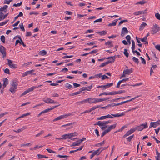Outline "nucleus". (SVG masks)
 I'll return each instance as SVG.
<instances>
[{
    "label": "nucleus",
    "mask_w": 160,
    "mask_h": 160,
    "mask_svg": "<svg viewBox=\"0 0 160 160\" xmlns=\"http://www.w3.org/2000/svg\"><path fill=\"white\" fill-rule=\"evenodd\" d=\"M18 85L17 80H13L11 83V87L9 89L10 91L12 93H14L17 88Z\"/></svg>",
    "instance_id": "nucleus-1"
},
{
    "label": "nucleus",
    "mask_w": 160,
    "mask_h": 160,
    "mask_svg": "<svg viewBox=\"0 0 160 160\" xmlns=\"http://www.w3.org/2000/svg\"><path fill=\"white\" fill-rule=\"evenodd\" d=\"M160 30V28L156 24H155L151 28V32L152 34H156Z\"/></svg>",
    "instance_id": "nucleus-2"
},
{
    "label": "nucleus",
    "mask_w": 160,
    "mask_h": 160,
    "mask_svg": "<svg viewBox=\"0 0 160 160\" xmlns=\"http://www.w3.org/2000/svg\"><path fill=\"white\" fill-rule=\"evenodd\" d=\"M148 127V122H145L144 123H143L137 127V129L138 131H141L144 128H147Z\"/></svg>",
    "instance_id": "nucleus-3"
},
{
    "label": "nucleus",
    "mask_w": 160,
    "mask_h": 160,
    "mask_svg": "<svg viewBox=\"0 0 160 160\" xmlns=\"http://www.w3.org/2000/svg\"><path fill=\"white\" fill-rule=\"evenodd\" d=\"M7 60L8 62V65L10 68L15 69L17 68L16 64L12 63V60L9 59H7Z\"/></svg>",
    "instance_id": "nucleus-4"
},
{
    "label": "nucleus",
    "mask_w": 160,
    "mask_h": 160,
    "mask_svg": "<svg viewBox=\"0 0 160 160\" xmlns=\"http://www.w3.org/2000/svg\"><path fill=\"white\" fill-rule=\"evenodd\" d=\"M112 58V61H108L107 62L102 63L99 66L100 67H103L105 65L108 64L109 63H113L115 59V57L113 56Z\"/></svg>",
    "instance_id": "nucleus-5"
},
{
    "label": "nucleus",
    "mask_w": 160,
    "mask_h": 160,
    "mask_svg": "<svg viewBox=\"0 0 160 160\" xmlns=\"http://www.w3.org/2000/svg\"><path fill=\"white\" fill-rule=\"evenodd\" d=\"M160 125V120H159L155 122H151L150 124L149 128L153 127L155 128L156 127Z\"/></svg>",
    "instance_id": "nucleus-6"
},
{
    "label": "nucleus",
    "mask_w": 160,
    "mask_h": 160,
    "mask_svg": "<svg viewBox=\"0 0 160 160\" xmlns=\"http://www.w3.org/2000/svg\"><path fill=\"white\" fill-rule=\"evenodd\" d=\"M101 148H100L99 149L94 151L92 153L90 156V158L92 159L95 155H98L101 153V152H99Z\"/></svg>",
    "instance_id": "nucleus-7"
},
{
    "label": "nucleus",
    "mask_w": 160,
    "mask_h": 160,
    "mask_svg": "<svg viewBox=\"0 0 160 160\" xmlns=\"http://www.w3.org/2000/svg\"><path fill=\"white\" fill-rule=\"evenodd\" d=\"M34 89H35V87H31V88H28L27 90L25 91L24 92H23L22 93L21 95L20 96L21 97L22 96L26 95V94H27V93H28L29 92H30L32 91H33V90H34Z\"/></svg>",
    "instance_id": "nucleus-8"
},
{
    "label": "nucleus",
    "mask_w": 160,
    "mask_h": 160,
    "mask_svg": "<svg viewBox=\"0 0 160 160\" xmlns=\"http://www.w3.org/2000/svg\"><path fill=\"white\" fill-rule=\"evenodd\" d=\"M44 101L47 103H57L56 102H55L53 100L50 98H48L46 99L43 100Z\"/></svg>",
    "instance_id": "nucleus-9"
},
{
    "label": "nucleus",
    "mask_w": 160,
    "mask_h": 160,
    "mask_svg": "<svg viewBox=\"0 0 160 160\" xmlns=\"http://www.w3.org/2000/svg\"><path fill=\"white\" fill-rule=\"evenodd\" d=\"M147 11V9L145 10L144 11H138L134 12L133 14L134 15L137 16L139 15H141L143 14H145L146 13V11Z\"/></svg>",
    "instance_id": "nucleus-10"
},
{
    "label": "nucleus",
    "mask_w": 160,
    "mask_h": 160,
    "mask_svg": "<svg viewBox=\"0 0 160 160\" xmlns=\"http://www.w3.org/2000/svg\"><path fill=\"white\" fill-rule=\"evenodd\" d=\"M128 31L127 28L124 27L122 28L121 33V36H123L125 34L128 33Z\"/></svg>",
    "instance_id": "nucleus-11"
},
{
    "label": "nucleus",
    "mask_w": 160,
    "mask_h": 160,
    "mask_svg": "<svg viewBox=\"0 0 160 160\" xmlns=\"http://www.w3.org/2000/svg\"><path fill=\"white\" fill-rule=\"evenodd\" d=\"M116 125L117 124H115L112 125L108 126V129H107L108 131V132H109L112 129H114L116 127Z\"/></svg>",
    "instance_id": "nucleus-12"
},
{
    "label": "nucleus",
    "mask_w": 160,
    "mask_h": 160,
    "mask_svg": "<svg viewBox=\"0 0 160 160\" xmlns=\"http://www.w3.org/2000/svg\"><path fill=\"white\" fill-rule=\"evenodd\" d=\"M3 89L8 84V80L7 78H5L3 80Z\"/></svg>",
    "instance_id": "nucleus-13"
},
{
    "label": "nucleus",
    "mask_w": 160,
    "mask_h": 160,
    "mask_svg": "<svg viewBox=\"0 0 160 160\" xmlns=\"http://www.w3.org/2000/svg\"><path fill=\"white\" fill-rule=\"evenodd\" d=\"M87 103L88 102L90 104L95 103L94 98H91L86 99Z\"/></svg>",
    "instance_id": "nucleus-14"
},
{
    "label": "nucleus",
    "mask_w": 160,
    "mask_h": 160,
    "mask_svg": "<svg viewBox=\"0 0 160 160\" xmlns=\"http://www.w3.org/2000/svg\"><path fill=\"white\" fill-rule=\"evenodd\" d=\"M82 142V140H79L76 142L72 143V146H78Z\"/></svg>",
    "instance_id": "nucleus-15"
},
{
    "label": "nucleus",
    "mask_w": 160,
    "mask_h": 160,
    "mask_svg": "<svg viewBox=\"0 0 160 160\" xmlns=\"http://www.w3.org/2000/svg\"><path fill=\"white\" fill-rule=\"evenodd\" d=\"M34 70H32L29 71H28L23 73L22 74V77H24L28 74H31L32 72H34Z\"/></svg>",
    "instance_id": "nucleus-16"
},
{
    "label": "nucleus",
    "mask_w": 160,
    "mask_h": 160,
    "mask_svg": "<svg viewBox=\"0 0 160 160\" xmlns=\"http://www.w3.org/2000/svg\"><path fill=\"white\" fill-rule=\"evenodd\" d=\"M147 25V24L146 23L144 22H142L140 26L139 29V30L142 31Z\"/></svg>",
    "instance_id": "nucleus-17"
},
{
    "label": "nucleus",
    "mask_w": 160,
    "mask_h": 160,
    "mask_svg": "<svg viewBox=\"0 0 160 160\" xmlns=\"http://www.w3.org/2000/svg\"><path fill=\"white\" fill-rule=\"evenodd\" d=\"M124 74L129 75L132 72V69H126L123 70Z\"/></svg>",
    "instance_id": "nucleus-18"
},
{
    "label": "nucleus",
    "mask_w": 160,
    "mask_h": 160,
    "mask_svg": "<svg viewBox=\"0 0 160 160\" xmlns=\"http://www.w3.org/2000/svg\"><path fill=\"white\" fill-rule=\"evenodd\" d=\"M6 50V48L2 45H0V52L1 53L5 52Z\"/></svg>",
    "instance_id": "nucleus-19"
},
{
    "label": "nucleus",
    "mask_w": 160,
    "mask_h": 160,
    "mask_svg": "<svg viewBox=\"0 0 160 160\" xmlns=\"http://www.w3.org/2000/svg\"><path fill=\"white\" fill-rule=\"evenodd\" d=\"M8 6L7 5H5L3 7H1L0 8V11H4V12L6 11L7 8Z\"/></svg>",
    "instance_id": "nucleus-20"
},
{
    "label": "nucleus",
    "mask_w": 160,
    "mask_h": 160,
    "mask_svg": "<svg viewBox=\"0 0 160 160\" xmlns=\"http://www.w3.org/2000/svg\"><path fill=\"white\" fill-rule=\"evenodd\" d=\"M30 114V112H27V113H26V114H23L21 116H20V117H19L18 118H16V120H17L20 118H22L24 117L29 115Z\"/></svg>",
    "instance_id": "nucleus-21"
},
{
    "label": "nucleus",
    "mask_w": 160,
    "mask_h": 160,
    "mask_svg": "<svg viewBox=\"0 0 160 160\" xmlns=\"http://www.w3.org/2000/svg\"><path fill=\"white\" fill-rule=\"evenodd\" d=\"M95 125H98L100 126H105L104 121H99L97 122Z\"/></svg>",
    "instance_id": "nucleus-22"
},
{
    "label": "nucleus",
    "mask_w": 160,
    "mask_h": 160,
    "mask_svg": "<svg viewBox=\"0 0 160 160\" xmlns=\"http://www.w3.org/2000/svg\"><path fill=\"white\" fill-rule=\"evenodd\" d=\"M127 127V125H125L124 126H123V127H122L121 128L117 131H116L114 133H117L118 132H121L124 129L126 128Z\"/></svg>",
    "instance_id": "nucleus-23"
},
{
    "label": "nucleus",
    "mask_w": 160,
    "mask_h": 160,
    "mask_svg": "<svg viewBox=\"0 0 160 160\" xmlns=\"http://www.w3.org/2000/svg\"><path fill=\"white\" fill-rule=\"evenodd\" d=\"M71 115V114H64L63 115H61V119L65 118Z\"/></svg>",
    "instance_id": "nucleus-24"
},
{
    "label": "nucleus",
    "mask_w": 160,
    "mask_h": 160,
    "mask_svg": "<svg viewBox=\"0 0 160 160\" xmlns=\"http://www.w3.org/2000/svg\"><path fill=\"white\" fill-rule=\"evenodd\" d=\"M156 154L157 156H156L155 158L156 160H160L159 158L160 157V153L157 150H156Z\"/></svg>",
    "instance_id": "nucleus-25"
},
{
    "label": "nucleus",
    "mask_w": 160,
    "mask_h": 160,
    "mask_svg": "<svg viewBox=\"0 0 160 160\" xmlns=\"http://www.w3.org/2000/svg\"><path fill=\"white\" fill-rule=\"evenodd\" d=\"M70 137L69 136V134H66L63 135L62 136V138L66 139V138H70Z\"/></svg>",
    "instance_id": "nucleus-26"
},
{
    "label": "nucleus",
    "mask_w": 160,
    "mask_h": 160,
    "mask_svg": "<svg viewBox=\"0 0 160 160\" xmlns=\"http://www.w3.org/2000/svg\"><path fill=\"white\" fill-rule=\"evenodd\" d=\"M26 126H24L22 128L18 129L17 131V132H20L22 131H23L26 128Z\"/></svg>",
    "instance_id": "nucleus-27"
},
{
    "label": "nucleus",
    "mask_w": 160,
    "mask_h": 160,
    "mask_svg": "<svg viewBox=\"0 0 160 160\" xmlns=\"http://www.w3.org/2000/svg\"><path fill=\"white\" fill-rule=\"evenodd\" d=\"M100 105H97L96 106H94L92 107L90 109V112H91L92 111L94 110L95 109H97L98 108L100 107Z\"/></svg>",
    "instance_id": "nucleus-28"
},
{
    "label": "nucleus",
    "mask_w": 160,
    "mask_h": 160,
    "mask_svg": "<svg viewBox=\"0 0 160 160\" xmlns=\"http://www.w3.org/2000/svg\"><path fill=\"white\" fill-rule=\"evenodd\" d=\"M38 158H48V157H46L45 155H42L40 154H38Z\"/></svg>",
    "instance_id": "nucleus-29"
},
{
    "label": "nucleus",
    "mask_w": 160,
    "mask_h": 160,
    "mask_svg": "<svg viewBox=\"0 0 160 160\" xmlns=\"http://www.w3.org/2000/svg\"><path fill=\"white\" fill-rule=\"evenodd\" d=\"M132 60L135 63H136L137 64H138L139 62V60L138 58H137L135 57H133L132 58Z\"/></svg>",
    "instance_id": "nucleus-30"
},
{
    "label": "nucleus",
    "mask_w": 160,
    "mask_h": 160,
    "mask_svg": "<svg viewBox=\"0 0 160 160\" xmlns=\"http://www.w3.org/2000/svg\"><path fill=\"white\" fill-rule=\"evenodd\" d=\"M86 103H87V101L86 99H85L81 101L77 102L76 103L77 104H83Z\"/></svg>",
    "instance_id": "nucleus-31"
},
{
    "label": "nucleus",
    "mask_w": 160,
    "mask_h": 160,
    "mask_svg": "<svg viewBox=\"0 0 160 160\" xmlns=\"http://www.w3.org/2000/svg\"><path fill=\"white\" fill-rule=\"evenodd\" d=\"M136 38L138 42V45L139 47L141 48L142 47V44L140 43V38H138L137 37H136Z\"/></svg>",
    "instance_id": "nucleus-32"
},
{
    "label": "nucleus",
    "mask_w": 160,
    "mask_h": 160,
    "mask_svg": "<svg viewBox=\"0 0 160 160\" xmlns=\"http://www.w3.org/2000/svg\"><path fill=\"white\" fill-rule=\"evenodd\" d=\"M104 141H103L102 142L98 143L96 144L95 145V146L96 147H99L102 145H104Z\"/></svg>",
    "instance_id": "nucleus-33"
},
{
    "label": "nucleus",
    "mask_w": 160,
    "mask_h": 160,
    "mask_svg": "<svg viewBox=\"0 0 160 160\" xmlns=\"http://www.w3.org/2000/svg\"><path fill=\"white\" fill-rule=\"evenodd\" d=\"M146 2V1H144V0H143L142 1H140L137 3H136L135 4L136 5H138V4H141V5H143Z\"/></svg>",
    "instance_id": "nucleus-34"
},
{
    "label": "nucleus",
    "mask_w": 160,
    "mask_h": 160,
    "mask_svg": "<svg viewBox=\"0 0 160 160\" xmlns=\"http://www.w3.org/2000/svg\"><path fill=\"white\" fill-rule=\"evenodd\" d=\"M132 50H134L135 49V43L134 42V41L133 40H132Z\"/></svg>",
    "instance_id": "nucleus-35"
},
{
    "label": "nucleus",
    "mask_w": 160,
    "mask_h": 160,
    "mask_svg": "<svg viewBox=\"0 0 160 160\" xmlns=\"http://www.w3.org/2000/svg\"><path fill=\"white\" fill-rule=\"evenodd\" d=\"M0 40L3 43H5V38L4 36L2 35L1 36Z\"/></svg>",
    "instance_id": "nucleus-36"
},
{
    "label": "nucleus",
    "mask_w": 160,
    "mask_h": 160,
    "mask_svg": "<svg viewBox=\"0 0 160 160\" xmlns=\"http://www.w3.org/2000/svg\"><path fill=\"white\" fill-rule=\"evenodd\" d=\"M124 55L127 57H128L129 56V54L128 52V50L126 49H124V52H123Z\"/></svg>",
    "instance_id": "nucleus-37"
},
{
    "label": "nucleus",
    "mask_w": 160,
    "mask_h": 160,
    "mask_svg": "<svg viewBox=\"0 0 160 160\" xmlns=\"http://www.w3.org/2000/svg\"><path fill=\"white\" fill-rule=\"evenodd\" d=\"M46 54L47 52L45 50L41 51L39 52V54L42 55H44Z\"/></svg>",
    "instance_id": "nucleus-38"
},
{
    "label": "nucleus",
    "mask_w": 160,
    "mask_h": 160,
    "mask_svg": "<svg viewBox=\"0 0 160 160\" xmlns=\"http://www.w3.org/2000/svg\"><path fill=\"white\" fill-rule=\"evenodd\" d=\"M121 105V104H120V102L118 103H117V104H116V103L111 104H109L108 106H110V107H113L114 106H118V105Z\"/></svg>",
    "instance_id": "nucleus-39"
},
{
    "label": "nucleus",
    "mask_w": 160,
    "mask_h": 160,
    "mask_svg": "<svg viewBox=\"0 0 160 160\" xmlns=\"http://www.w3.org/2000/svg\"><path fill=\"white\" fill-rule=\"evenodd\" d=\"M20 28H21V29L24 32L25 31V29L23 24V23H21L19 25Z\"/></svg>",
    "instance_id": "nucleus-40"
},
{
    "label": "nucleus",
    "mask_w": 160,
    "mask_h": 160,
    "mask_svg": "<svg viewBox=\"0 0 160 160\" xmlns=\"http://www.w3.org/2000/svg\"><path fill=\"white\" fill-rule=\"evenodd\" d=\"M97 33H98L100 35H105L107 33L105 31L98 32Z\"/></svg>",
    "instance_id": "nucleus-41"
},
{
    "label": "nucleus",
    "mask_w": 160,
    "mask_h": 160,
    "mask_svg": "<svg viewBox=\"0 0 160 160\" xmlns=\"http://www.w3.org/2000/svg\"><path fill=\"white\" fill-rule=\"evenodd\" d=\"M132 134L130 130L128 131L123 136V137L125 138Z\"/></svg>",
    "instance_id": "nucleus-42"
},
{
    "label": "nucleus",
    "mask_w": 160,
    "mask_h": 160,
    "mask_svg": "<svg viewBox=\"0 0 160 160\" xmlns=\"http://www.w3.org/2000/svg\"><path fill=\"white\" fill-rule=\"evenodd\" d=\"M106 45H109V47L111 48L112 47V42L110 41L107 42L105 43Z\"/></svg>",
    "instance_id": "nucleus-43"
},
{
    "label": "nucleus",
    "mask_w": 160,
    "mask_h": 160,
    "mask_svg": "<svg viewBox=\"0 0 160 160\" xmlns=\"http://www.w3.org/2000/svg\"><path fill=\"white\" fill-rule=\"evenodd\" d=\"M102 98H94L95 103L102 102Z\"/></svg>",
    "instance_id": "nucleus-44"
},
{
    "label": "nucleus",
    "mask_w": 160,
    "mask_h": 160,
    "mask_svg": "<svg viewBox=\"0 0 160 160\" xmlns=\"http://www.w3.org/2000/svg\"><path fill=\"white\" fill-rule=\"evenodd\" d=\"M57 107V106H55L54 107H52L50 108H49L47 109H46L47 112H49L50 111L53 109L54 108H56Z\"/></svg>",
    "instance_id": "nucleus-45"
},
{
    "label": "nucleus",
    "mask_w": 160,
    "mask_h": 160,
    "mask_svg": "<svg viewBox=\"0 0 160 160\" xmlns=\"http://www.w3.org/2000/svg\"><path fill=\"white\" fill-rule=\"evenodd\" d=\"M113 85V83H112V82L108 83L107 84L105 85V86L104 87H105V88H107L109 87H110L112 86Z\"/></svg>",
    "instance_id": "nucleus-46"
},
{
    "label": "nucleus",
    "mask_w": 160,
    "mask_h": 160,
    "mask_svg": "<svg viewBox=\"0 0 160 160\" xmlns=\"http://www.w3.org/2000/svg\"><path fill=\"white\" fill-rule=\"evenodd\" d=\"M9 21V20H7L5 21L2 22L0 23V26H3L6 24Z\"/></svg>",
    "instance_id": "nucleus-47"
},
{
    "label": "nucleus",
    "mask_w": 160,
    "mask_h": 160,
    "mask_svg": "<svg viewBox=\"0 0 160 160\" xmlns=\"http://www.w3.org/2000/svg\"><path fill=\"white\" fill-rule=\"evenodd\" d=\"M120 19H121V18H119L118 19H116V20H115L114 21H113L112 23V26H115L116 25L117 21L118 20H120Z\"/></svg>",
    "instance_id": "nucleus-48"
},
{
    "label": "nucleus",
    "mask_w": 160,
    "mask_h": 160,
    "mask_svg": "<svg viewBox=\"0 0 160 160\" xmlns=\"http://www.w3.org/2000/svg\"><path fill=\"white\" fill-rule=\"evenodd\" d=\"M134 135H132L129 137H128L127 139L128 141L129 142H130L132 139L134 137Z\"/></svg>",
    "instance_id": "nucleus-49"
},
{
    "label": "nucleus",
    "mask_w": 160,
    "mask_h": 160,
    "mask_svg": "<svg viewBox=\"0 0 160 160\" xmlns=\"http://www.w3.org/2000/svg\"><path fill=\"white\" fill-rule=\"evenodd\" d=\"M108 95H113L117 94L116 91H113L110 92H108Z\"/></svg>",
    "instance_id": "nucleus-50"
},
{
    "label": "nucleus",
    "mask_w": 160,
    "mask_h": 160,
    "mask_svg": "<svg viewBox=\"0 0 160 160\" xmlns=\"http://www.w3.org/2000/svg\"><path fill=\"white\" fill-rule=\"evenodd\" d=\"M106 117L105 116H102L101 117H100L98 118H97V120H103L104 119H106Z\"/></svg>",
    "instance_id": "nucleus-51"
},
{
    "label": "nucleus",
    "mask_w": 160,
    "mask_h": 160,
    "mask_svg": "<svg viewBox=\"0 0 160 160\" xmlns=\"http://www.w3.org/2000/svg\"><path fill=\"white\" fill-rule=\"evenodd\" d=\"M69 134L70 138H71L72 136H75L77 135V133L76 132L72 133Z\"/></svg>",
    "instance_id": "nucleus-52"
},
{
    "label": "nucleus",
    "mask_w": 160,
    "mask_h": 160,
    "mask_svg": "<svg viewBox=\"0 0 160 160\" xmlns=\"http://www.w3.org/2000/svg\"><path fill=\"white\" fill-rule=\"evenodd\" d=\"M22 4V2H21L20 3H18V4H14L13 5V6H15V7H19Z\"/></svg>",
    "instance_id": "nucleus-53"
},
{
    "label": "nucleus",
    "mask_w": 160,
    "mask_h": 160,
    "mask_svg": "<svg viewBox=\"0 0 160 160\" xmlns=\"http://www.w3.org/2000/svg\"><path fill=\"white\" fill-rule=\"evenodd\" d=\"M128 22V20H123L121 21L119 23L118 25L119 26L121 25V24H122L124 22Z\"/></svg>",
    "instance_id": "nucleus-54"
},
{
    "label": "nucleus",
    "mask_w": 160,
    "mask_h": 160,
    "mask_svg": "<svg viewBox=\"0 0 160 160\" xmlns=\"http://www.w3.org/2000/svg\"><path fill=\"white\" fill-rule=\"evenodd\" d=\"M19 38L20 39V44L21 45H22L23 46H24V47H26V45L24 44L23 42L22 41V40L21 39V38L20 37H19Z\"/></svg>",
    "instance_id": "nucleus-55"
},
{
    "label": "nucleus",
    "mask_w": 160,
    "mask_h": 160,
    "mask_svg": "<svg viewBox=\"0 0 160 160\" xmlns=\"http://www.w3.org/2000/svg\"><path fill=\"white\" fill-rule=\"evenodd\" d=\"M155 16L157 19L160 20V15L159 13H156L155 14Z\"/></svg>",
    "instance_id": "nucleus-56"
},
{
    "label": "nucleus",
    "mask_w": 160,
    "mask_h": 160,
    "mask_svg": "<svg viewBox=\"0 0 160 160\" xmlns=\"http://www.w3.org/2000/svg\"><path fill=\"white\" fill-rule=\"evenodd\" d=\"M65 86L66 88L69 89L71 88L72 87V86L69 83H66L65 85Z\"/></svg>",
    "instance_id": "nucleus-57"
},
{
    "label": "nucleus",
    "mask_w": 160,
    "mask_h": 160,
    "mask_svg": "<svg viewBox=\"0 0 160 160\" xmlns=\"http://www.w3.org/2000/svg\"><path fill=\"white\" fill-rule=\"evenodd\" d=\"M102 76V74L99 73L98 74H96L95 75V78H100Z\"/></svg>",
    "instance_id": "nucleus-58"
},
{
    "label": "nucleus",
    "mask_w": 160,
    "mask_h": 160,
    "mask_svg": "<svg viewBox=\"0 0 160 160\" xmlns=\"http://www.w3.org/2000/svg\"><path fill=\"white\" fill-rule=\"evenodd\" d=\"M102 18H99V19L96 20L94 21V23H96V22H101L102 21Z\"/></svg>",
    "instance_id": "nucleus-59"
},
{
    "label": "nucleus",
    "mask_w": 160,
    "mask_h": 160,
    "mask_svg": "<svg viewBox=\"0 0 160 160\" xmlns=\"http://www.w3.org/2000/svg\"><path fill=\"white\" fill-rule=\"evenodd\" d=\"M116 92H117V94H121V93H124L125 92V91L124 90H119V91H117Z\"/></svg>",
    "instance_id": "nucleus-60"
},
{
    "label": "nucleus",
    "mask_w": 160,
    "mask_h": 160,
    "mask_svg": "<svg viewBox=\"0 0 160 160\" xmlns=\"http://www.w3.org/2000/svg\"><path fill=\"white\" fill-rule=\"evenodd\" d=\"M140 58L142 60V62L144 64H146V62L144 59L142 57H140Z\"/></svg>",
    "instance_id": "nucleus-61"
},
{
    "label": "nucleus",
    "mask_w": 160,
    "mask_h": 160,
    "mask_svg": "<svg viewBox=\"0 0 160 160\" xmlns=\"http://www.w3.org/2000/svg\"><path fill=\"white\" fill-rule=\"evenodd\" d=\"M137 129V128L136 127L135 128H132L131 129L129 130L130 131L131 133H132L133 132H135Z\"/></svg>",
    "instance_id": "nucleus-62"
},
{
    "label": "nucleus",
    "mask_w": 160,
    "mask_h": 160,
    "mask_svg": "<svg viewBox=\"0 0 160 160\" xmlns=\"http://www.w3.org/2000/svg\"><path fill=\"white\" fill-rule=\"evenodd\" d=\"M4 71L5 73H7L9 74H10V73L9 72L10 71H9V69L8 68H6L4 70Z\"/></svg>",
    "instance_id": "nucleus-63"
},
{
    "label": "nucleus",
    "mask_w": 160,
    "mask_h": 160,
    "mask_svg": "<svg viewBox=\"0 0 160 160\" xmlns=\"http://www.w3.org/2000/svg\"><path fill=\"white\" fill-rule=\"evenodd\" d=\"M155 48L160 51V45H157L155 46Z\"/></svg>",
    "instance_id": "nucleus-64"
}]
</instances>
